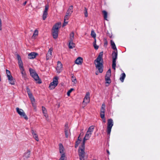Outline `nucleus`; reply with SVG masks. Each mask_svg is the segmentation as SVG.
<instances>
[{
	"mask_svg": "<svg viewBox=\"0 0 160 160\" xmlns=\"http://www.w3.org/2000/svg\"><path fill=\"white\" fill-rule=\"evenodd\" d=\"M64 132L66 137L68 138V137L69 133H70L68 124V123H66L65 125Z\"/></svg>",
	"mask_w": 160,
	"mask_h": 160,
	"instance_id": "14",
	"label": "nucleus"
},
{
	"mask_svg": "<svg viewBox=\"0 0 160 160\" xmlns=\"http://www.w3.org/2000/svg\"><path fill=\"white\" fill-rule=\"evenodd\" d=\"M80 140L78 139V141H77L76 142V143H75V148H77L78 147V145L79 144V143H80Z\"/></svg>",
	"mask_w": 160,
	"mask_h": 160,
	"instance_id": "40",
	"label": "nucleus"
},
{
	"mask_svg": "<svg viewBox=\"0 0 160 160\" xmlns=\"http://www.w3.org/2000/svg\"><path fill=\"white\" fill-rule=\"evenodd\" d=\"M105 83L106 86H108L110 83V68L107 71L105 76Z\"/></svg>",
	"mask_w": 160,
	"mask_h": 160,
	"instance_id": "8",
	"label": "nucleus"
},
{
	"mask_svg": "<svg viewBox=\"0 0 160 160\" xmlns=\"http://www.w3.org/2000/svg\"><path fill=\"white\" fill-rule=\"evenodd\" d=\"M65 157V155L64 153H62L61 154V157L59 160H64Z\"/></svg>",
	"mask_w": 160,
	"mask_h": 160,
	"instance_id": "39",
	"label": "nucleus"
},
{
	"mask_svg": "<svg viewBox=\"0 0 160 160\" xmlns=\"http://www.w3.org/2000/svg\"><path fill=\"white\" fill-rule=\"evenodd\" d=\"M102 12L104 19L107 20V12L105 11H103Z\"/></svg>",
	"mask_w": 160,
	"mask_h": 160,
	"instance_id": "33",
	"label": "nucleus"
},
{
	"mask_svg": "<svg viewBox=\"0 0 160 160\" xmlns=\"http://www.w3.org/2000/svg\"><path fill=\"white\" fill-rule=\"evenodd\" d=\"M16 109L17 112L21 118H24L26 120H28V117L22 109H20L18 108H17Z\"/></svg>",
	"mask_w": 160,
	"mask_h": 160,
	"instance_id": "7",
	"label": "nucleus"
},
{
	"mask_svg": "<svg viewBox=\"0 0 160 160\" xmlns=\"http://www.w3.org/2000/svg\"><path fill=\"white\" fill-rule=\"evenodd\" d=\"M108 159H109V157H108Z\"/></svg>",
	"mask_w": 160,
	"mask_h": 160,
	"instance_id": "50",
	"label": "nucleus"
},
{
	"mask_svg": "<svg viewBox=\"0 0 160 160\" xmlns=\"http://www.w3.org/2000/svg\"><path fill=\"white\" fill-rule=\"evenodd\" d=\"M53 51L52 48H51L48 51V52L46 55V59L48 60L51 58L52 53Z\"/></svg>",
	"mask_w": 160,
	"mask_h": 160,
	"instance_id": "16",
	"label": "nucleus"
},
{
	"mask_svg": "<svg viewBox=\"0 0 160 160\" xmlns=\"http://www.w3.org/2000/svg\"><path fill=\"white\" fill-rule=\"evenodd\" d=\"M98 72H96V75H98Z\"/></svg>",
	"mask_w": 160,
	"mask_h": 160,
	"instance_id": "49",
	"label": "nucleus"
},
{
	"mask_svg": "<svg viewBox=\"0 0 160 160\" xmlns=\"http://www.w3.org/2000/svg\"><path fill=\"white\" fill-rule=\"evenodd\" d=\"M59 107V105H58V107Z\"/></svg>",
	"mask_w": 160,
	"mask_h": 160,
	"instance_id": "53",
	"label": "nucleus"
},
{
	"mask_svg": "<svg viewBox=\"0 0 160 160\" xmlns=\"http://www.w3.org/2000/svg\"><path fill=\"white\" fill-rule=\"evenodd\" d=\"M17 58L18 60V63L19 68L20 70L24 69L23 66L22 62L20 56L18 54H17Z\"/></svg>",
	"mask_w": 160,
	"mask_h": 160,
	"instance_id": "10",
	"label": "nucleus"
},
{
	"mask_svg": "<svg viewBox=\"0 0 160 160\" xmlns=\"http://www.w3.org/2000/svg\"><path fill=\"white\" fill-rule=\"evenodd\" d=\"M85 144L82 143L81 147L79 148L78 150V155L80 160H82V159L83 160H85L84 159L85 155L84 152Z\"/></svg>",
	"mask_w": 160,
	"mask_h": 160,
	"instance_id": "4",
	"label": "nucleus"
},
{
	"mask_svg": "<svg viewBox=\"0 0 160 160\" xmlns=\"http://www.w3.org/2000/svg\"><path fill=\"white\" fill-rule=\"evenodd\" d=\"M126 77V75L124 73H122L120 75V80L122 82H123Z\"/></svg>",
	"mask_w": 160,
	"mask_h": 160,
	"instance_id": "27",
	"label": "nucleus"
},
{
	"mask_svg": "<svg viewBox=\"0 0 160 160\" xmlns=\"http://www.w3.org/2000/svg\"><path fill=\"white\" fill-rule=\"evenodd\" d=\"M31 132L32 134V135L33 137V138L35 139L37 141H38L39 139L38 138V135L35 133L34 130H32Z\"/></svg>",
	"mask_w": 160,
	"mask_h": 160,
	"instance_id": "21",
	"label": "nucleus"
},
{
	"mask_svg": "<svg viewBox=\"0 0 160 160\" xmlns=\"http://www.w3.org/2000/svg\"><path fill=\"white\" fill-rule=\"evenodd\" d=\"M59 149L60 153L62 154L63 153L64 148L63 146L62 143L59 144Z\"/></svg>",
	"mask_w": 160,
	"mask_h": 160,
	"instance_id": "23",
	"label": "nucleus"
},
{
	"mask_svg": "<svg viewBox=\"0 0 160 160\" xmlns=\"http://www.w3.org/2000/svg\"><path fill=\"white\" fill-rule=\"evenodd\" d=\"M107 132L108 135L110 134V119L108 120V125L107 128Z\"/></svg>",
	"mask_w": 160,
	"mask_h": 160,
	"instance_id": "22",
	"label": "nucleus"
},
{
	"mask_svg": "<svg viewBox=\"0 0 160 160\" xmlns=\"http://www.w3.org/2000/svg\"><path fill=\"white\" fill-rule=\"evenodd\" d=\"M108 44L107 41L105 39L104 41V46L105 47H106L107 46Z\"/></svg>",
	"mask_w": 160,
	"mask_h": 160,
	"instance_id": "46",
	"label": "nucleus"
},
{
	"mask_svg": "<svg viewBox=\"0 0 160 160\" xmlns=\"http://www.w3.org/2000/svg\"><path fill=\"white\" fill-rule=\"evenodd\" d=\"M91 35L94 39V42L93 43L94 48L95 49L97 50L98 48V46L96 45V34L93 30L91 31Z\"/></svg>",
	"mask_w": 160,
	"mask_h": 160,
	"instance_id": "9",
	"label": "nucleus"
},
{
	"mask_svg": "<svg viewBox=\"0 0 160 160\" xmlns=\"http://www.w3.org/2000/svg\"><path fill=\"white\" fill-rule=\"evenodd\" d=\"M28 93V94L30 93H31L30 92V90L29 88H27L26 89Z\"/></svg>",
	"mask_w": 160,
	"mask_h": 160,
	"instance_id": "45",
	"label": "nucleus"
},
{
	"mask_svg": "<svg viewBox=\"0 0 160 160\" xmlns=\"http://www.w3.org/2000/svg\"><path fill=\"white\" fill-rule=\"evenodd\" d=\"M90 93L87 92L84 98V100L83 102V103H84L86 105L88 103H89L90 102Z\"/></svg>",
	"mask_w": 160,
	"mask_h": 160,
	"instance_id": "12",
	"label": "nucleus"
},
{
	"mask_svg": "<svg viewBox=\"0 0 160 160\" xmlns=\"http://www.w3.org/2000/svg\"><path fill=\"white\" fill-rule=\"evenodd\" d=\"M27 3V2L26 1H25L23 3V5L24 6H25L26 4Z\"/></svg>",
	"mask_w": 160,
	"mask_h": 160,
	"instance_id": "48",
	"label": "nucleus"
},
{
	"mask_svg": "<svg viewBox=\"0 0 160 160\" xmlns=\"http://www.w3.org/2000/svg\"><path fill=\"white\" fill-rule=\"evenodd\" d=\"M20 71L22 74V78H26V74L25 71L24 69L20 70Z\"/></svg>",
	"mask_w": 160,
	"mask_h": 160,
	"instance_id": "31",
	"label": "nucleus"
},
{
	"mask_svg": "<svg viewBox=\"0 0 160 160\" xmlns=\"http://www.w3.org/2000/svg\"><path fill=\"white\" fill-rule=\"evenodd\" d=\"M113 125V121L112 119H111V129Z\"/></svg>",
	"mask_w": 160,
	"mask_h": 160,
	"instance_id": "44",
	"label": "nucleus"
},
{
	"mask_svg": "<svg viewBox=\"0 0 160 160\" xmlns=\"http://www.w3.org/2000/svg\"><path fill=\"white\" fill-rule=\"evenodd\" d=\"M72 81L74 82L75 83H76L77 82V81L76 78L75 77H74L73 74H72Z\"/></svg>",
	"mask_w": 160,
	"mask_h": 160,
	"instance_id": "34",
	"label": "nucleus"
},
{
	"mask_svg": "<svg viewBox=\"0 0 160 160\" xmlns=\"http://www.w3.org/2000/svg\"><path fill=\"white\" fill-rule=\"evenodd\" d=\"M94 128V126H91L89 128L87 132H90L91 134H92Z\"/></svg>",
	"mask_w": 160,
	"mask_h": 160,
	"instance_id": "29",
	"label": "nucleus"
},
{
	"mask_svg": "<svg viewBox=\"0 0 160 160\" xmlns=\"http://www.w3.org/2000/svg\"><path fill=\"white\" fill-rule=\"evenodd\" d=\"M73 7L72 5H71L68 8V9L66 14H67V15H71L72 13L73 12Z\"/></svg>",
	"mask_w": 160,
	"mask_h": 160,
	"instance_id": "19",
	"label": "nucleus"
},
{
	"mask_svg": "<svg viewBox=\"0 0 160 160\" xmlns=\"http://www.w3.org/2000/svg\"><path fill=\"white\" fill-rule=\"evenodd\" d=\"M74 33L73 32L71 33L69 35V41H73L74 38Z\"/></svg>",
	"mask_w": 160,
	"mask_h": 160,
	"instance_id": "28",
	"label": "nucleus"
},
{
	"mask_svg": "<svg viewBox=\"0 0 160 160\" xmlns=\"http://www.w3.org/2000/svg\"><path fill=\"white\" fill-rule=\"evenodd\" d=\"M29 71L31 75L34 79L35 81H37L38 83H42L41 81L39 79V77L36 71L34 70L31 68L29 69Z\"/></svg>",
	"mask_w": 160,
	"mask_h": 160,
	"instance_id": "5",
	"label": "nucleus"
},
{
	"mask_svg": "<svg viewBox=\"0 0 160 160\" xmlns=\"http://www.w3.org/2000/svg\"><path fill=\"white\" fill-rule=\"evenodd\" d=\"M45 9L43 12L42 15V19L45 20L47 18L48 16V11L49 8V6L48 5H46L45 6Z\"/></svg>",
	"mask_w": 160,
	"mask_h": 160,
	"instance_id": "11",
	"label": "nucleus"
},
{
	"mask_svg": "<svg viewBox=\"0 0 160 160\" xmlns=\"http://www.w3.org/2000/svg\"><path fill=\"white\" fill-rule=\"evenodd\" d=\"M29 97L30 98L31 101L32 102H34L35 101V99L33 97L31 93L28 94Z\"/></svg>",
	"mask_w": 160,
	"mask_h": 160,
	"instance_id": "32",
	"label": "nucleus"
},
{
	"mask_svg": "<svg viewBox=\"0 0 160 160\" xmlns=\"http://www.w3.org/2000/svg\"><path fill=\"white\" fill-rule=\"evenodd\" d=\"M81 135V133L80 134V136Z\"/></svg>",
	"mask_w": 160,
	"mask_h": 160,
	"instance_id": "52",
	"label": "nucleus"
},
{
	"mask_svg": "<svg viewBox=\"0 0 160 160\" xmlns=\"http://www.w3.org/2000/svg\"><path fill=\"white\" fill-rule=\"evenodd\" d=\"M57 70H60L61 68H62V64L61 63L59 62L58 61V64H57Z\"/></svg>",
	"mask_w": 160,
	"mask_h": 160,
	"instance_id": "30",
	"label": "nucleus"
},
{
	"mask_svg": "<svg viewBox=\"0 0 160 160\" xmlns=\"http://www.w3.org/2000/svg\"><path fill=\"white\" fill-rule=\"evenodd\" d=\"M109 144H108V148H107V150H106V151H107V153L108 154V155L109 154H110V153H109V150L108 149V148H109Z\"/></svg>",
	"mask_w": 160,
	"mask_h": 160,
	"instance_id": "43",
	"label": "nucleus"
},
{
	"mask_svg": "<svg viewBox=\"0 0 160 160\" xmlns=\"http://www.w3.org/2000/svg\"><path fill=\"white\" fill-rule=\"evenodd\" d=\"M84 12L85 17H87L88 16L87 9L85 7L84 8Z\"/></svg>",
	"mask_w": 160,
	"mask_h": 160,
	"instance_id": "37",
	"label": "nucleus"
},
{
	"mask_svg": "<svg viewBox=\"0 0 160 160\" xmlns=\"http://www.w3.org/2000/svg\"><path fill=\"white\" fill-rule=\"evenodd\" d=\"M38 55V53L35 52H32L28 54V58L30 59L34 58Z\"/></svg>",
	"mask_w": 160,
	"mask_h": 160,
	"instance_id": "17",
	"label": "nucleus"
},
{
	"mask_svg": "<svg viewBox=\"0 0 160 160\" xmlns=\"http://www.w3.org/2000/svg\"><path fill=\"white\" fill-rule=\"evenodd\" d=\"M75 63L78 64V65H81V64L83 62V59L81 57H78L75 61Z\"/></svg>",
	"mask_w": 160,
	"mask_h": 160,
	"instance_id": "18",
	"label": "nucleus"
},
{
	"mask_svg": "<svg viewBox=\"0 0 160 160\" xmlns=\"http://www.w3.org/2000/svg\"><path fill=\"white\" fill-rule=\"evenodd\" d=\"M58 77H55L53 78L52 82H51L49 85V88L50 89H54L58 84Z\"/></svg>",
	"mask_w": 160,
	"mask_h": 160,
	"instance_id": "6",
	"label": "nucleus"
},
{
	"mask_svg": "<svg viewBox=\"0 0 160 160\" xmlns=\"http://www.w3.org/2000/svg\"><path fill=\"white\" fill-rule=\"evenodd\" d=\"M111 45L112 48L114 50L112 52V68L115 70L116 66V60L118 57V51L114 42L112 40H111Z\"/></svg>",
	"mask_w": 160,
	"mask_h": 160,
	"instance_id": "1",
	"label": "nucleus"
},
{
	"mask_svg": "<svg viewBox=\"0 0 160 160\" xmlns=\"http://www.w3.org/2000/svg\"><path fill=\"white\" fill-rule=\"evenodd\" d=\"M68 22H66V21L64 20V22L63 24L62 27H64V26H66L68 24Z\"/></svg>",
	"mask_w": 160,
	"mask_h": 160,
	"instance_id": "42",
	"label": "nucleus"
},
{
	"mask_svg": "<svg viewBox=\"0 0 160 160\" xmlns=\"http://www.w3.org/2000/svg\"><path fill=\"white\" fill-rule=\"evenodd\" d=\"M6 74H7V76L8 78L9 77L10 78V77L11 76H12L11 75V72L9 70H6Z\"/></svg>",
	"mask_w": 160,
	"mask_h": 160,
	"instance_id": "35",
	"label": "nucleus"
},
{
	"mask_svg": "<svg viewBox=\"0 0 160 160\" xmlns=\"http://www.w3.org/2000/svg\"><path fill=\"white\" fill-rule=\"evenodd\" d=\"M105 105L104 103H103L100 110V115L101 118H103L105 116Z\"/></svg>",
	"mask_w": 160,
	"mask_h": 160,
	"instance_id": "13",
	"label": "nucleus"
},
{
	"mask_svg": "<svg viewBox=\"0 0 160 160\" xmlns=\"http://www.w3.org/2000/svg\"><path fill=\"white\" fill-rule=\"evenodd\" d=\"M74 90V89L72 88H71L67 92V95L68 96H69L70 95V93L72 92V91Z\"/></svg>",
	"mask_w": 160,
	"mask_h": 160,
	"instance_id": "38",
	"label": "nucleus"
},
{
	"mask_svg": "<svg viewBox=\"0 0 160 160\" xmlns=\"http://www.w3.org/2000/svg\"><path fill=\"white\" fill-rule=\"evenodd\" d=\"M81 135V133L80 134V136Z\"/></svg>",
	"mask_w": 160,
	"mask_h": 160,
	"instance_id": "51",
	"label": "nucleus"
},
{
	"mask_svg": "<svg viewBox=\"0 0 160 160\" xmlns=\"http://www.w3.org/2000/svg\"><path fill=\"white\" fill-rule=\"evenodd\" d=\"M68 46L69 48L72 49L75 47V44L73 42V41H69Z\"/></svg>",
	"mask_w": 160,
	"mask_h": 160,
	"instance_id": "25",
	"label": "nucleus"
},
{
	"mask_svg": "<svg viewBox=\"0 0 160 160\" xmlns=\"http://www.w3.org/2000/svg\"><path fill=\"white\" fill-rule=\"evenodd\" d=\"M8 80L9 81V83L12 85H14L15 84V80L13 79L12 76H11L10 78L9 77L8 78Z\"/></svg>",
	"mask_w": 160,
	"mask_h": 160,
	"instance_id": "20",
	"label": "nucleus"
},
{
	"mask_svg": "<svg viewBox=\"0 0 160 160\" xmlns=\"http://www.w3.org/2000/svg\"><path fill=\"white\" fill-rule=\"evenodd\" d=\"M71 15H67V14H66V15L65 16L64 18V20L66 21L68 20V16H70Z\"/></svg>",
	"mask_w": 160,
	"mask_h": 160,
	"instance_id": "41",
	"label": "nucleus"
},
{
	"mask_svg": "<svg viewBox=\"0 0 160 160\" xmlns=\"http://www.w3.org/2000/svg\"><path fill=\"white\" fill-rule=\"evenodd\" d=\"M61 23H57L53 27L52 30V34L53 38L56 39L58 37V29L60 28Z\"/></svg>",
	"mask_w": 160,
	"mask_h": 160,
	"instance_id": "3",
	"label": "nucleus"
},
{
	"mask_svg": "<svg viewBox=\"0 0 160 160\" xmlns=\"http://www.w3.org/2000/svg\"><path fill=\"white\" fill-rule=\"evenodd\" d=\"M38 31L36 29L34 31V33L32 35V37H35L38 36Z\"/></svg>",
	"mask_w": 160,
	"mask_h": 160,
	"instance_id": "36",
	"label": "nucleus"
},
{
	"mask_svg": "<svg viewBox=\"0 0 160 160\" xmlns=\"http://www.w3.org/2000/svg\"><path fill=\"white\" fill-rule=\"evenodd\" d=\"M92 134H91L90 132H88L87 131L85 135L83 138L82 143L85 144L86 141L88 140L89 139Z\"/></svg>",
	"mask_w": 160,
	"mask_h": 160,
	"instance_id": "15",
	"label": "nucleus"
},
{
	"mask_svg": "<svg viewBox=\"0 0 160 160\" xmlns=\"http://www.w3.org/2000/svg\"><path fill=\"white\" fill-rule=\"evenodd\" d=\"M42 110L44 116L46 118L48 117V115L47 114V111L46 108L42 106Z\"/></svg>",
	"mask_w": 160,
	"mask_h": 160,
	"instance_id": "24",
	"label": "nucleus"
},
{
	"mask_svg": "<svg viewBox=\"0 0 160 160\" xmlns=\"http://www.w3.org/2000/svg\"><path fill=\"white\" fill-rule=\"evenodd\" d=\"M30 152L31 151L29 150H28L24 153V157L26 158H29L30 154Z\"/></svg>",
	"mask_w": 160,
	"mask_h": 160,
	"instance_id": "26",
	"label": "nucleus"
},
{
	"mask_svg": "<svg viewBox=\"0 0 160 160\" xmlns=\"http://www.w3.org/2000/svg\"><path fill=\"white\" fill-rule=\"evenodd\" d=\"M102 119V121H103V122H106V119L105 118V116L103 118H101Z\"/></svg>",
	"mask_w": 160,
	"mask_h": 160,
	"instance_id": "47",
	"label": "nucleus"
},
{
	"mask_svg": "<svg viewBox=\"0 0 160 160\" xmlns=\"http://www.w3.org/2000/svg\"><path fill=\"white\" fill-rule=\"evenodd\" d=\"M103 55L102 52H101L98 58L94 61V63L95 66L99 71V72L102 73L103 71L102 61L103 59L102 56Z\"/></svg>",
	"mask_w": 160,
	"mask_h": 160,
	"instance_id": "2",
	"label": "nucleus"
}]
</instances>
